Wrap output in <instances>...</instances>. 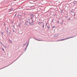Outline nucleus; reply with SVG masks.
Segmentation results:
<instances>
[{"label": "nucleus", "instance_id": "nucleus-1", "mask_svg": "<svg viewBox=\"0 0 77 77\" xmlns=\"http://www.w3.org/2000/svg\"><path fill=\"white\" fill-rule=\"evenodd\" d=\"M74 37H75V36H72V37H68L66 38L65 39H62L60 40V41H64V40H66V39H69L70 38H74Z\"/></svg>", "mask_w": 77, "mask_h": 77}, {"label": "nucleus", "instance_id": "nucleus-2", "mask_svg": "<svg viewBox=\"0 0 77 77\" xmlns=\"http://www.w3.org/2000/svg\"><path fill=\"white\" fill-rule=\"evenodd\" d=\"M14 63V62H13L12 63H11V64H10V65L4 67H3L1 69H0H0H3V68H6V67H7V66H9V65H11L12 64V63Z\"/></svg>", "mask_w": 77, "mask_h": 77}, {"label": "nucleus", "instance_id": "nucleus-3", "mask_svg": "<svg viewBox=\"0 0 77 77\" xmlns=\"http://www.w3.org/2000/svg\"><path fill=\"white\" fill-rule=\"evenodd\" d=\"M59 35L58 34H56L54 35V37H57L59 36Z\"/></svg>", "mask_w": 77, "mask_h": 77}, {"label": "nucleus", "instance_id": "nucleus-4", "mask_svg": "<svg viewBox=\"0 0 77 77\" xmlns=\"http://www.w3.org/2000/svg\"><path fill=\"white\" fill-rule=\"evenodd\" d=\"M28 45H29V42L28 43V44L26 46V48H25V51H26V49H27V47L28 46Z\"/></svg>", "mask_w": 77, "mask_h": 77}, {"label": "nucleus", "instance_id": "nucleus-5", "mask_svg": "<svg viewBox=\"0 0 77 77\" xmlns=\"http://www.w3.org/2000/svg\"><path fill=\"white\" fill-rule=\"evenodd\" d=\"M31 15L32 16V17H34V15L33 14H31Z\"/></svg>", "mask_w": 77, "mask_h": 77}, {"label": "nucleus", "instance_id": "nucleus-6", "mask_svg": "<svg viewBox=\"0 0 77 77\" xmlns=\"http://www.w3.org/2000/svg\"><path fill=\"white\" fill-rule=\"evenodd\" d=\"M30 24H31V25H34V23H30Z\"/></svg>", "mask_w": 77, "mask_h": 77}, {"label": "nucleus", "instance_id": "nucleus-7", "mask_svg": "<svg viewBox=\"0 0 77 77\" xmlns=\"http://www.w3.org/2000/svg\"><path fill=\"white\" fill-rule=\"evenodd\" d=\"M37 41H42V40H41L38 39V40H37Z\"/></svg>", "mask_w": 77, "mask_h": 77}, {"label": "nucleus", "instance_id": "nucleus-8", "mask_svg": "<svg viewBox=\"0 0 77 77\" xmlns=\"http://www.w3.org/2000/svg\"><path fill=\"white\" fill-rule=\"evenodd\" d=\"M26 45V43L23 44V47H24V45Z\"/></svg>", "mask_w": 77, "mask_h": 77}, {"label": "nucleus", "instance_id": "nucleus-9", "mask_svg": "<svg viewBox=\"0 0 77 77\" xmlns=\"http://www.w3.org/2000/svg\"><path fill=\"white\" fill-rule=\"evenodd\" d=\"M76 3H77V2L75 1L74 2V4H76Z\"/></svg>", "mask_w": 77, "mask_h": 77}, {"label": "nucleus", "instance_id": "nucleus-10", "mask_svg": "<svg viewBox=\"0 0 77 77\" xmlns=\"http://www.w3.org/2000/svg\"><path fill=\"white\" fill-rule=\"evenodd\" d=\"M42 27L43 28H44V24L42 25Z\"/></svg>", "mask_w": 77, "mask_h": 77}, {"label": "nucleus", "instance_id": "nucleus-11", "mask_svg": "<svg viewBox=\"0 0 77 77\" xmlns=\"http://www.w3.org/2000/svg\"><path fill=\"white\" fill-rule=\"evenodd\" d=\"M2 35H3V32H1Z\"/></svg>", "mask_w": 77, "mask_h": 77}, {"label": "nucleus", "instance_id": "nucleus-12", "mask_svg": "<svg viewBox=\"0 0 77 77\" xmlns=\"http://www.w3.org/2000/svg\"><path fill=\"white\" fill-rule=\"evenodd\" d=\"M9 41L11 42V43H12V41H11V40H9Z\"/></svg>", "mask_w": 77, "mask_h": 77}, {"label": "nucleus", "instance_id": "nucleus-13", "mask_svg": "<svg viewBox=\"0 0 77 77\" xmlns=\"http://www.w3.org/2000/svg\"><path fill=\"white\" fill-rule=\"evenodd\" d=\"M30 19H31V20H32L33 19V17H31V18H30Z\"/></svg>", "mask_w": 77, "mask_h": 77}, {"label": "nucleus", "instance_id": "nucleus-14", "mask_svg": "<svg viewBox=\"0 0 77 77\" xmlns=\"http://www.w3.org/2000/svg\"><path fill=\"white\" fill-rule=\"evenodd\" d=\"M47 27L48 28V29H50V27L48 26H47Z\"/></svg>", "mask_w": 77, "mask_h": 77}, {"label": "nucleus", "instance_id": "nucleus-15", "mask_svg": "<svg viewBox=\"0 0 77 77\" xmlns=\"http://www.w3.org/2000/svg\"><path fill=\"white\" fill-rule=\"evenodd\" d=\"M4 48H6V46H4Z\"/></svg>", "mask_w": 77, "mask_h": 77}, {"label": "nucleus", "instance_id": "nucleus-16", "mask_svg": "<svg viewBox=\"0 0 77 77\" xmlns=\"http://www.w3.org/2000/svg\"><path fill=\"white\" fill-rule=\"evenodd\" d=\"M12 9H13V8H12V9H9V11H11V10H12Z\"/></svg>", "mask_w": 77, "mask_h": 77}, {"label": "nucleus", "instance_id": "nucleus-17", "mask_svg": "<svg viewBox=\"0 0 77 77\" xmlns=\"http://www.w3.org/2000/svg\"><path fill=\"white\" fill-rule=\"evenodd\" d=\"M34 39H35V40H36L37 41H38V39H37L35 38Z\"/></svg>", "mask_w": 77, "mask_h": 77}, {"label": "nucleus", "instance_id": "nucleus-18", "mask_svg": "<svg viewBox=\"0 0 77 77\" xmlns=\"http://www.w3.org/2000/svg\"><path fill=\"white\" fill-rule=\"evenodd\" d=\"M61 13H62V12H63V10H61Z\"/></svg>", "mask_w": 77, "mask_h": 77}, {"label": "nucleus", "instance_id": "nucleus-19", "mask_svg": "<svg viewBox=\"0 0 77 77\" xmlns=\"http://www.w3.org/2000/svg\"><path fill=\"white\" fill-rule=\"evenodd\" d=\"M61 24H63V23L62 22L60 23Z\"/></svg>", "mask_w": 77, "mask_h": 77}, {"label": "nucleus", "instance_id": "nucleus-20", "mask_svg": "<svg viewBox=\"0 0 77 77\" xmlns=\"http://www.w3.org/2000/svg\"><path fill=\"white\" fill-rule=\"evenodd\" d=\"M2 50H3V51H5V50H4V49H3V48H2Z\"/></svg>", "mask_w": 77, "mask_h": 77}, {"label": "nucleus", "instance_id": "nucleus-21", "mask_svg": "<svg viewBox=\"0 0 77 77\" xmlns=\"http://www.w3.org/2000/svg\"><path fill=\"white\" fill-rule=\"evenodd\" d=\"M7 33H8V30H7Z\"/></svg>", "mask_w": 77, "mask_h": 77}, {"label": "nucleus", "instance_id": "nucleus-22", "mask_svg": "<svg viewBox=\"0 0 77 77\" xmlns=\"http://www.w3.org/2000/svg\"><path fill=\"white\" fill-rule=\"evenodd\" d=\"M57 23H59V21H58L57 22Z\"/></svg>", "mask_w": 77, "mask_h": 77}, {"label": "nucleus", "instance_id": "nucleus-23", "mask_svg": "<svg viewBox=\"0 0 77 77\" xmlns=\"http://www.w3.org/2000/svg\"><path fill=\"white\" fill-rule=\"evenodd\" d=\"M70 20V18H69V19H68V21L69 20Z\"/></svg>", "mask_w": 77, "mask_h": 77}, {"label": "nucleus", "instance_id": "nucleus-24", "mask_svg": "<svg viewBox=\"0 0 77 77\" xmlns=\"http://www.w3.org/2000/svg\"><path fill=\"white\" fill-rule=\"evenodd\" d=\"M30 22H29V24H30Z\"/></svg>", "mask_w": 77, "mask_h": 77}, {"label": "nucleus", "instance_id": "nucleus-25", "mask_svg": "<svg viewBox=\"0 0 77 77\" xmlns=\"http://www.w3.org/2000/svg\"><path fill=\"white\" fill-rule=\"evenodd\" d=\"M9 35H10V34H11V32H9Z\"/></svg>", "mask_w": 77, "mask_h": 77}, {"label": "nucleus", "instance_id": "nucleus-26", "mask_svg": "<svg viewBox=\"0 0 77 77\" xmlns=\"http://www.w3.org/2000/svg\"><path fill=\"white\" fill-rule=\"evenodd\" d=\"M7 29H8V30H9V28H8V27H7Z\"/></svg>", "mask_w": 77, "mask_h": 77}, {"label": "nucleus", "instance_id": "nucleus-27", "mask_svg": "<svg viewBox=\"0 0 77 77\" xmlns=\"http://www.w3.org/2000/svg\"><path fill=\"white\" fill-rule=\"evenodd\" d=\"M32 22H33V20H32Z\"/></svg>", "mask_w": 77, "mask_h": 77}, {"label": "nucleus", "instance_id": "nucleus-28", "mask_svg": "<svg viewBox=\"0 0 77 77\" xmlns=\"http://www.w3.org/2000/svg\"><path fill=\"white\" fill-rule=\"evenodd\" d=\"M14 25H13V27H14Z\"/></svg>", "mask_w": 77, "mask_h": 77}, {"label": "nucleus", "instance_id": "nucleus-29", "mask_svg": "<svg viewBox=\"0 0 77 77\" xmlns=\"http://www.w3.org/2000/svg\"><path fill=\"white\" fill-rule=\"evenodd\" d=\"M17 14H16L15 15V16H16V15H17Z\"/></svg>", "mask_w": 77, "mask_h": 77}, {"label": "nucleus", "instance_id": "nucleus-30", "mask_svg": "<svg viewBox=\"0 0 77 77\" xmlns=\"http://www.w3.org/2000/svg\"><path fill=\"white\" fill-rule=\"evenodd\" d=\"M53 28H54V26H53Z\"/></svg>", "mask_w": 77, "mask_h": 77}, {"label": "nucleus", "instance_id": "nucleus-31", "mask_svg": "<svg viewBox=\"0 0 77 77\" xmlns=\"http://www.w3.org/2000/svg\"><path fill=\"white\" fill-rule=\"evenodd\" d=\"M71 12H73V11H71Z\"/></svg>", "mask_w": 77, "mask_h": 77}, {"label": "nucleus", "instance_id": "nucleus-32", "mask_svg": "<svg viewBox=\"0 0 77 77\" xmlns=\"http://www.w3.org/2000/svg\"><path fill=\"white\" fill-rule=\"evenodd\" d=\"M28 20H30V19H28Z\"/></svg>", "mask_w": 77, "mask_h": 77}, {"label": "nucleus", "instance_id": "nucleus-33", "mask_svg": "<svg viewBox=\"0 0 77 77\" xmlns=\"http://www.w3.org/2000/svg\"><path fill=\"white\" fill-rule=\"evenodd\" d=\"M52 22H53V20L52 21Z\"/></svg>", "mask_w": 77, "mask_h": 77}, {"label": "nucleus", "instance_id": "nucleus-34", "mask_svg": "<svg viewBox=\"0 0 77 77\" xmlns=\"http://www.w3.org/2000/svg\"><path fill=\"white\" fill-rule=\"evenodd\" d=\"M47 23H46V26H47Z\"/></svg>", "mask_w": 77, "mask_h": 77}, {"label": "nucleus", "instance_id": "nucleus-35", "mask_svg": "<svg viewBox=\"0 0 77 77\" xmlns=\"http://www.w3.org/2000/svg\"><path fill=\"white\" fill-rule=\"evenodd\" d=\"M66 18H67V17H68L67 16H66Z\"/></svg>", "mask_w": 77, "mask_h": 77}, {"label": "nucleus", "instance_id": "nucleus-36", "mask_svg": "<svg viewBox=\"0 0 77 77\" xmlns=\"http://www.w3.org/2000/svg\"><path fill=\"white\" fill-rule=\"evenodd\" d=\"M28 22V21H26V23H27Z\"/></svg>", "mask_w": 77, "mask_h": 77}, {"label": "nucleus", "instance_id": "nucleus-37", "mask_svg": "<svg viewBox=\"0 0 77 77\" xmlns=\"http://www.w3.org/2000/svg\"><path fill=\"white\" fill-rule=\"evenodd\" d=\"M13 32H15V30H13Z\"/></svg>", "mask_w": 77, "mask_h": 77}, {"label": "nucleus", "instance_id": "nucleus-38", "mask_svg": "<svg viewBox=\"0 0 77 77\" xmlns=\"http://www.w3.org/2000/svg\"><path fill=\"white\" fill-rule=\"evenodd\" d=\"M75 16V14H74V16Z\"/></svg>", "mask_w": 77, "mask_h": 77}, {"label": "nucleus", "instance_id": "nucleus-39", "mask_svg": "<svg viewBox=\"0 0 77 77\" xmlns=\"http://www.w3.org/2000/svg\"><path fill=\"white\" fill-rule=\"evenodd\" d=\"M62 22H63V20H62Z\"/></svg>", "mask_w": 77, "mask_h": 77}, {"label": "nucleus", "instance_id": "nucleus-40", "mask_svg": "<svg viewBox=\"0 0 77 77\" xmlns=\"http://www.w3.org/2000/svg\"><path fill=\"white\" fill-rule=\"evenodd\" d=\"M2 45H3V44H2V43H1Z\"/></svg>", "mask_w": 77, "mask_h": 77}, {"label": "nucleus", "instance_id": "nucleus-41", "mask_svg": "<svg viewBox=\"0 0 77 77\" xmlns=\"http://www.w3.org/2000/svg\"><path fill=\"white\" fill-rule=\"evenodd\" d=\"M42 23H43V22H42Z\"/></svg>", "mask_w": 77, "mask_h": 77}, {"label": "nucleus", "instance_id": "nucleus-42", "mask_svg": "<svg viewBox=\"0 0 77 77\" xmlns=\"http://www.w3.org/2000/svg\"><path fill=\"white\" fill-rule=\"evenodd\" d=\"M20 15V16H21V15Z\"/></svg>", "mask_w": 77, "mask_h": 77}, {"label": "nucleus", "instance_id": "nucleus-43", "mask_svg": "<svg viewBox=\"0 0 77 77\" xmlns=\"http://www.w3.org/2000/svg\"><path fill=\"white\" fill-rule=\"evenodd\" d=\"M59 41V40H58L57 41Z\"/></svg>", "mask_w": 77, "mask_h": 77}, {"label": "nucleus", "instance_id": "nucleus-44", "mask_svg": "<svg viewBox=\"0 0 77 77\" xmlns=\"http://www.w3.org/2000/svg\"><path fill=\"white\" fill-rule=\"evenodd\" d=\"M39 23H41V22Z\"/></svg>", "mask_w": 77, "mask_h": 77}]
</instances>
